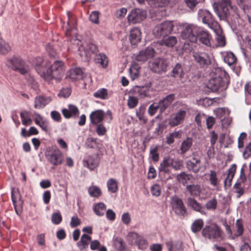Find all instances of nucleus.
Instances as JSON below:
<instances>
[{"label":"nucleus","instance_id":"nucleus-1","mask_svg":"<svg viewBox=\"0 0 251 251\" xmlns=\"http://www.w3.org/2000/svg\"><path fill=\"white\" fill-rule=\"evenodd\" d=\"M65 71L64 63L60 60H56L51 64L48 63L45 72H41L42 77L45 80L50 81L53 79L60 81Z\"/></svg>","mask_w":251,"mask_h":251},{"label":"nucleus","instance_id":"nucleus-2","mask_svg":"<svg viewBox=\"0 0 251 251\" xmlns=\"http://www.w3.org/2000/svg\"><path fill=\"white\" fill-rule=\"evenodd\" d=\"M89 119L93 125L102 126L103 121L109 123L112 121V114L110 111H108L105 114L101 109L96 110L90 113Z\"/></svg>","mask_w":251,"mask_h":251},{"label":"nucleus","instance_id":"nucleus-3","mask_svg":"<svg viewBox=\"0 0 251 251\" xmlns=\"http://www.w3.org/2000/svg\"><path fill=\"white\" fill-rule=\"evenodd\" d=\"M174 28L172 21H166L156 25L153 29L152 33L157 38L164 39L172 33Z\"/></svg>","mask_w":251,"mask_h":251},{"label":"nucleus","instance_id":"nucleus-4","mask_svg":"<svg viewBox=\"0 0 251 251\" xmlns=\"http://www.w3.org/2000/svg\"><path fill=\"white\" fill-rule=\"evenodd\" d=\"M200 27L193 25H185L181 32L182 39L187 40L191 42L197 41Z\"/></svg>","mask_w":251,"mask_h":251},{"label":"nucleus","instance_id":"nucleus-5","mask_svg":"<svg viewBox=\"0 0 251 251\" xmlns=\"http://www.w3.org/2000/svg\"><path fill=\"white\" fill-rule=\"evenodd\" d=\"M20 116L22 124L25 126L31 125L32 120H34L35 123L38 126H42L45 124L43 118L36 113L32 114L30 112L23 111L21 112Z\"/></svg>","mask_w":251,"mask_h":251},{"label":"nucleus","instance_id":"nucleus-6","mask_svg":"<svg viewBox=\"0 0 251 251\" xmlns=\"http://www.w3.org/2000/svg\"><path fill=\"white\" fill-rule=\"evenodd\" d=\"M202 236L209 239H218L222 237V230L216 224L206 226L202 230Z\"/></svg>","mask_w":251,"mask_h":251},{"label":"nucleus","instance_id":"nucleus-7","mask_svg":"<svg viewBox=\"0 0 251 251\" xmlns=\"http://www.w3.org/2000/svg\"><path fill=\"white\" fill-rule=\"evenodd\" d=\"M10 64L9 67L15 71L18 72L22 75L28 73L29 67L25 61L19 57L13 56L8 60Z\"/></svg>","mask_w":251,"mask_h":251},{"label":"nucleus","instance_id":"nucleus-8","mask_svg":"<svg viewBox=\"0 0 251 251\" xmlns=\"http://www.w3.org/2000/svg\"><path fill=\"white\" fill-rule=\"evenodd\" d=\"M214 11L221 20H225L232 9L230 0H221L217 7H214Z\"/></svg>","mask_w":251,"mask_h":251},{"label":"nucleus","instance_id":"nucleus-9","mask_svg":"<svg viewBox=\"0 0 251 251\" xmlns=\"http://www.w3.org/2000/svg\"><path fill=\"white\" fill-rule=\"evenodd\" d=\"M199 17L204 24H206L211 29L216 30L219 27V25L214 19L211 13L206 10H200Z\"/></svg>","mask_w":251,"mask_h":251},{"label":"nucleus","instance_id":"nucleus-10","mask_svg":"<svg viewBox=\"0 0 251 251\" xmlns=\"http://www.w3.org/2000/svg\"><path fill=\"white\" fill-rule=\"evenodd\" d=\"M194 60L202 68H206L212 63V57L204 51H194L193 54Z\"/></svg>","mask_w":251,"mask_h":251},{"label":"nucleus","instance_id":"nucleus-11","mask_svg":"<svg viewBox=\"0 0 251 251\" xmlns=\"http://www.w3.org/2000/svg\"><path fill=\"white\" fill-rule=\"evenodd\" d=\"M146 17V12L139 8H135L131 11L127 16L129 23L136 24L140 23Z\"/></svg>","mask_w":251,"mask_h":251},{"label":"nucleus","instance_id":"nucleus-12","mask_svg":"<svg viewBox=\"0 0 251 251\" xmlns=\"http://www.w3.org/2000/svg\"><path fill=\"white\" fill-rule=\"evenodd\" d=\"M167 66L166 61L160 58H156L149 63V67L151 71L158 74L165 72Z\"/></svg>","mask_w":251,"mask_h":251},{"label":"nucleus","instance_id":"nucleus-13","mask_svg":"<svg viewBox=\"0 0 251 251\" xmlns=\"http://www.w3.org/2000/svg\"><path fill=\"white\" fill-rule=\"evenodd\" d=\"M100 160V158L97 154L87 155L83 160V165L90 170H93L98 166Z\"/></svg>","mask_w":251,"mask_h":251},{"label":"nucleus","instance_id":"nucleus-14","mask_svg":"<svg viewBox=\"0 0 251 251\" xmlns=\"http://www.w3.org/2000/svg\"><path fill=\"white\" fill-rule=\"evenodd\" d=\"M186 167L194 173H198L201 168V161L200 157L194 155L186 162Z\"/></svg>","mask_w":251,"mask_h":251},{"label":"nucleus","instance_id":"nucleus-15","mask_svg":"<svg viewBox=\"0 0 251 251\" xmlns=\"http://www.w3.org/2000/svg\"><path fill=\"white\" fill-rule=\"evenodd\" d=\"M67 16L68 18L67 21L68 27L66 29L65 34L67 37H71L76 33V21L75 17L70 12H67Z\"/></svg>","mask_w":251,"mask_h":251},{"label":"nucleus","instance_id":"nucleus-16","mask_svg":"<svg viewBox=\"0 0 251 251\" xmlns=\"http://www.w3.org/2000/svg\"><path fill=\"white\" fill-rule=\"evenodd\" d=\"M48 160L52 165L57 166L62 163L63 155L59 150L52 151L50 154L47 155Z\"/></svg>","mask_w":251,"mask_h":251},{"label":"nucleus","instance_id":"nucleus-17","mask_svg":"<svg viewBox=\"0 0 251 251\" xmlns=\"http://www.w3.org/2000/svg\"><path fill=\"white\" fill-rule=\"evenodd\" d=\"M11 199L16 213L19 215H20L22 212L21 196L15 188L11 189Z\"/></svg>","mask_w":251,"mask_h":251},{"label":"nucleus","instance_id":"nucleus-18","mask_svg":"<svg viewBox=\"0 0 251 251\" xmlns=\"http://www.w3.org/2000/svg\"><path fill=\"white\" fill-rule=\"evenodd\" d=\"M225 81L222 78V76L219 75L209 80L208 87L212 91H216L219 89L223 88L225 86Z\"/></svg>","mask_w":251,"mask_h":251},{"label":"nucleus","instance_id":"nucleus-19","mask_svg":"<svg viewBox=\"0 0 251 251\" xmlns=\"http://www.w3.org/2000/svg\"><path fill=\"white\" fill-rule=\"evenodd\" d=\"M155 53L154 50L152 47H148L145 50H143L136 56V61L141 62H145L148 59L153 57Z\"/></svg>","mask_w":251,"mask_h":251},{"label":"nucleus","instance_id":"nucleus-20","mask_svg":"<svg viewBox=\"0 0 251 251\" xmlns=\"http://www.w3.org/2000/svg\"><path fill=\"white\" fill-rule=\"evenodd\" d=\"M129 236L132 241H134L139 249L145 250L147 248L148 242L143 236L139 235L136 232H131Z\"/></svg>","mask_w":251,"mask_h":251},{"label":"nucleus","instance_id":"nucleus-21","mask_svg":"<svg viewBox=\"0 0 251 251\" xmlns=\"http://www.w3.org/2000/svg\"><path fill=\"white\" fill-rule=\"evenodd\" d=\"M141 31L138 27L131 28L129 32V40L132 45H137L141 40Z\"/></svg>","mask_w":251,"mask_h":251},{"label":"nucleus","instance_id":"nucleus-22","mask_svg":"<svg viewBox=\"0 0 251 251\" xmlns=\"http://www.w3.org/2000/svg\"><path fill=\"white\" fill-rule=\"evenodd\" d=\"M186 114V111L183 110H180L176 113L173 114L170 121L171 126H177L182 124Z\"/></svg>","mask_w":251,"mask_h":251},{"label":"nucleus","instance_id":"nucleus-23","mask_svg":"<svg viewBox=\"0 0 251 251\" xmlns=\"http://www.w3.org/2000/svg\"><path fill=\"white\" fill-rule=\"evenodd\" d=\"M175 94H172L167 96L163 99L159 100L158 104L160 107V113L164 112L175 100Z\"/></svg>","mask_w":251,"mask_h":251},{"label":"nucleus","instance_id":"nucleus-24","mask_svg":"<svg viewBox=\"0 0 251 251\" xmlns=\"http://www.w3.org/2000/svg\"><path fill=\"white\" fill-rule=\"evenodd\" d=\"M173 202L175 212L178 215L184 216L186 213V209L182 200L175 198L173 199Z\"/></svg>","mask_w":251,"mask_h":251},{"label":"nucleus","instance_id":"nucleus-25","mask_svg":"<svg viewBox=\"0 0 251 251\" xmlns=\"http://www.w3.org/2000/svg\"><path fill=\"white\" fill-rule=\"evenodd\" d=\"M150 88L148 86H136L132 89V94L136 97L143 98L149 96Z\"/></svg>","mask_w":251,"mask_h":251},{"label":"nucleus","instance_id":"nucleus-26","mask_svg":"<svg viewBox=\"0 0 251 251\" xmlns=\"http://www.w3.org/2000/svg\"><path fill=\"white\" fill-rule=\"evenodd\" d=\"M171 157H168L164 158L161 162L158 170L160 173L169 174L172 168Z\"/></svg>","mask_w":251,"mask_h":251},{"label":"nucleus","instance_id":"nucleus-27","mask_svg":"<svg viewBox=\"0 0 251 251\" xmlns=\"http://www.w3.org/2000/svg\"><path fill=\"white\" fill-rule=\"evenodd\" d=\"M49 62L45 61L43 58L38 57L35 59L34 64L35 70L38 74L42 77L41 72H45Z\"/></svg>","mask_w":251,"mask_h":251},{"label":"nucleus","instance_id":"nucleus-28","mask_svg":"<svg viewBox=\"0 0 251 251\" xmlns=\"http://www.w3.org/2000/svg\"><path fill=\"white\" fill-rule=\"evenodd\" d=\"M187 203L188 206L191 207L193 210L201 214L204 213L202 206L194 199L191 197L188 198L187 199Z\"/></svg>","mask_w":251,"mask_h":251},{"label":"nucleus","instance_id":"nucleus-29","mask_svg":"<svg viewBox=\"0 0 251 251\" xmlns=\"http://www.w3.org/2000/svg\"><path fill=\"white\" fill-rule=\"evenodd\" d=\"M198 34V38L202 44L208 47L211 46L210 40L211 36L208 32L201 30L200 28V31H199Z\"/></svg>","mask_w":251,"mask_h":251},{"label":"nucleus","instance_id":"nucleus-30","mask_svg":"<svg viewBox=\"0 0 251 251\" xmlns=\"http://www.w3.org/2000/svg\"><path fill=\"white\" fill-rule=\"evenodd\" d=\"M92 238L90 236L84 233L80 238V240L77 243V246L80 251H83L88 248L89 243L91 241Z\"/></svg>","mask_w":251,"mask_h":251},{"label":"nucleus","instance_id":"nucleus-31","mask_svg":"<svg viewBox=\"0 0 251 251\" xmlns=\"http://www.w3.org/2000/svg\"><path fill=\"white\" fill-rule=\"evenodd\" d=\"M50 100L51 99L48 97L42 96L37 97L35 99L34 108L36 109L44 108Z\"/></svg>","mask_w":251,"mask_h":251},{"label":"nucleus","instance_id":"nucleus-32","mask_svg":"<svg viewBox=\"0 0 251 251\" xmlns=\"http://www.w3.org/2000/svg\"><path fill=\"white\" fill-rule=\"evenodd\" d=\"M94 61L96 64H100L103 68H105L108 63V57L103 53L96 54Z\"/></svg>","mask_w":251,"mask_h":251},{"label":"nucleus","instance_id":"nucleus-33","mask_svg":"<svg viewBox=\"0 0 251 251\" xmlns=\"http://www.w3.org/2000/svg\"><path fill=\"white\" fill-rule=\"evenodd\" d=\"M83 73L80 68H76L71 69L68 73L67 76L73 80H79L82 78Z\"/></svg>","mask_w":251,"mask_h":251},{"label":"nucleus","instance_id":"nucleus-34","mask_svg":"<svg viewBox=\"0 0 251 251\" xmlns=\"http://www.w3.org/2000/svg\"><path fill=\"white\" fill-rule=\"evenodd\" d=\"M166 246L169 251H182L183 250V243L181 241H169L166 243Z\"/></svg>","mask_w":251,"mask_h":251},{"label":"nucleus","instance_id":"nucleus-35","mask_svg":"<svg viewBox=\"0 0 251 251\" xmlns=\"http://www.w3.org/2000/svg\"><path fill=\"white\" fill-rule=\"evenodd\" d=\"M184 75V72H183L182 66L179 63L176 64L171 72V76L175 78L181 79L183 77Z\"/></svg>","mask_w":251,"mask_h":251},{"label":"nucleus","instance_id":"nucleus-36","mask_svg":"<svg viewBox=\"0 0 251 251\" xmlns=\"http://www.w3.org/2000/svg\"><path fill=\"white\" fill-rule=\"evenodd\" d=\"M236 169V166L235 164L232 165V166L228 170V173L227 176L225 180V185L231 186V181L234 176L235 173Z\"/></svg>","mask_w":251,"mask_h":251},{"label":"nucleus","instance_id":"nucleus-37","mask_svg":"<svg viewBox=\"0 0 251 251\" xmlns=\"http://www.w3.org/2000/svg\"><path fill=\"white\" fill-rule=\"evenodd\" d=\"M186 189L192 196H199L201 193V186L198 184L188 185Z\"/></svg>","mask_w":251,"mask_h":251},{"label":"nucleus","instance_id":"nucleus-38","mask_svg":"<svg viewBox=\"0 0 251 251\" xmlns=\"http://www.w3.org/2000/svg\"><path fill=\"white\" fill-rule=\"evenodd\" d=\"M204 222L202 219L195 220L191 225V230L194 233H197L201 230L203 226Z\"/></svg>","mask_w":251,"mask_h":251},{"label":"nucleus","instance_id":"nucleus-39","mask_svg":"<svg viewBox=\"0 0 251 251\" xmlns=\"http://www.w3.org/2000/svg\"><path fill=\"white\" fill-rule=\"evenodd\" d=\"M106 208V206L103 202H99L94 206V212L99 216L104 215Z\"/></svg>","mask_w":251,"mask_h":251},{"label":"nucleus","instance_id":"nucleus-40","mask_svg":"<svg viewBox=\"0 0 251 251\" xmlns=\"http://www.w3.org/2000/svg\"><path fill=\"white\" fill-rule=\"evenodd\" d=\"M192 139L190 138H187L184 140L180 148L181 153L184 154L192 146Z\"/></svg>","mask_w":251,"mask_h":251},{"label":"nucleus","instance_id":"nucleus-41","mask_svg":"<svg viewBox=\"0 0 251 251\" xmlns=\"http://www.w3.org/2000/svg\"><path fill=\"white\" fill-rule=\"evenodd\" d=\"M107 186L108 191L111 193H114L118 191V182L113 178H110L107 181Z\"/></svg>","mask_w":251,"mask_h":251},{"label":"nucleus","instance_id":"nucleus-42","mask_svg":"<svg viewBox=\"0 0 251 251\" xmlns=\"http://www.w3.org/2000/svg\"><path fill=\"white\" fill-rule=\"evenodd\" d=\"M177 42V40L175 36H169L166 39H163L161 42L162 45H165L168 47H173Z\"/></svg>","mask_w":251,"mask_h":251},{"label":"nucleus","instance_id":"nucleus-43","mask_svg":"<svg viewBox=\"0 0 251 251\" xmlns=\"http://www.w3.org/2000/svg\"><path fill=\"white\" fill-rule=\"evenodd\" d=\"M88 193L91 197L95 198H98L101 195L100 188L96 186H90L88 189Z\"/></svg>","mask_w":251,"mask_h":251},{"label":"nucleus","instance_id":"nucleus-44","mask_svg":"<svg viewBox=\"0 0 251 251\" xmlns=\"http://www.w3.org/2000/svg\"><path fill=\"white\" fill-rule=\"evenodd\" d=\"M158 146H152L151 147L150 151V155L152 160L154 162H157L158 161L159 156L158 153Z\"/></svg>","mask_w":251,"mask_h":251},{"label":"nucleus","instance_id":"nucleus-45","mask_svg":"<svg viewBox=\"0 0 251 251\" xmlns=\"http://www.w3.org/2000/svg\"><path fill=\"white\" fill-rule=\"evenodd\" d=\"M224 61L229 66H231L236 63L237 58L232 52H227L225 56Z\"/></svg>","mask_w":251,"mask_h":251},{"label":"nucleus","instance_id":"nucleus-46","mask_svg":"<svg viewBox=\"0 0 251 251\" xmlns=\"http://www.w3.org/2000/svg\"><path fill=\"white\" fill-rule=\"evenodd\" d=\"M99 143L96 138L88 137L85 142V145L87 148L94 149L98 147Z\"/></svg>","mask_w":251,"mask_h":251},{"label":"nucleus","instance_id":"nucleus-47","mask_svg":"<svg viewBox=\"0 0 251 251\" xmlns=\"http://www.w3.org/2000/svg\"><path fill=\"white\" fill-rule=\"evenodd\" d=\"M235 226L237 228V231L235 233V236H241L244 231L243 224L241 219H238L236 221Z\"/></svg>","mask_w":251,"mask_h":251},{"label":"nucleus","instance_id":"nucleus-48","mask_svg":"<svg viewBox=\"0 0 251 251\" xmlns=\"http://www.w3.org/2000/svg\"><path fill=\"white\" fill-rule=\"evenodd\" d=\"M107 90L105 88H101L97 90L94 94V96L96 98L106 99L107 98Z\"/></svg>","mask_w":251,"mask_h":251},{"label":"nucleus","instance_id":"nucleus-49","mask_svg":"<svg viewBox=\"0 0 251 251\" xmlns=\"http://www.w3.org/2000/svg\"><path fill=\"white\" fill-rule=\"evenodd\" d=\"M177 178L180 183L184 185L187 183V181L190 179V176L185 172H182L177 176Z\"/></svg>","mask_w":251,"mask_h":251},{"label":"nucleus","instance_id":"nucleus-50","mask_svg":"<svg viewBox=\"0 0 251 251\" xmlns=\"http://www.w3.org/2000/svg\"><path fill=\"white\" fill-rule=\"evenodd\" d=\"M131 79L133 80L136 79L139 75V67L136 65H132L129 69Z\"/></svg>","mask_w":251,"mask_h":251},{"label":"nucleus","instance_id":"nucleus-51","mask_svg":"<svg viewBox=\"0 0 251 251\" xmlns=\"http://www.w3.org/2000/svg\"><path fill=\"white\" fill-rule=\"evenodd\" d=\"M216 40L219 46L224 47L226 45V39L225 36L223 35L221 30H219L217 33Z\"/></svg>","mask_w":251,"mask_h":251},{"label":"nucleus","instance_id":"nucleus-52","mask_svg":"<svg viewBox=\"0 0 251 251\" xmlns=\"http://www.w3.org/2000/svg\"><path fill=\"white\" fill-rule=\"evenodd\" d=\"M138 103V98L134 95V96H129L127 100V105L129 108H133L135 107Z\"/></svg>","mask_w":251,"mask_h":251},{"label":"nucleus","instance_id":"nucleus-53","mask_svg":"<svg viewBox=\"0 0 251 251\" xmlns=\"http://www.w3.org/2000/svg\"><path fill=\"white\" fill-rule=\"evenodd\" d=\"M171 162L172 168L176 171L179 170L183 167V162L181 160L171 158Z\"/></svg>","mask_w":251,"mask_h":251},{"label":"nucleus","instance_id":"nucleus-54","mask_svg":"<svg viewBox=\"0 0 251 251\" xmlns=\"http://www.w3.org/2000/svg\"><path fill=\"white\" fill-rule=\"evenodd\" d=\"M240 182H236L234 185V189H235V193H236V198H239L244 193V189L241 186Z\"/></svg>","mask_w":251,"mask_h":251},{"label":"nucleus","instance_id":"nucleus-55","mask_svg":"<svg viewBox=\"0 0 251 251\" xmlns=\"http://www.w3.org/2000/svg\"><path fill=\"white\" fill-rule=\"evenodd\" d=\"M209 181L210 184L216 186L218 184V178L217 177V173L214 171H210L209 174Z\"/></svg>","mask_w":251,"mask_h":251},{"label":"nucleus","instance_id":"nucleus-56","mask_svg":"<svg viewBox=\"0 0 251 251\" xmlns=\"http://www.w3.org/2000/svg\"><path fill=\"white\" fill-rule=\"evenodd\" d=\"M151 194L155 197H158L161 194V188L160 186L157 184L153 185L151 189Z\"/></svg>","mask_w":251,"mask_h":251},{"label":"nucleus","instance_id":"nucleus-57","mask_svg":"<svg viewBox=\"0 0 251 251\" xmlns=\"http://www.w3.org/2000/svg\"><path fill=\"white\" fill-rule=\"evenodd\" d=\"M62 221V217L60 212L53 213L51 216V221L55 225L59 224Z\"/></svg>","mask_w":251,"mask_h":251},{"label":"nucleus","instance_id":"nucleus-58","mask_svg":"<svg viewBox=\"0 0 251 251\" xmlns=\"http://www.w3.org/2000/svg\"><path fill=\"white\" fill-rule=\"evenodd\" d=\"M217 201L215 198L208 201L205 204V207L208 210H215L217 208Z\"/></svg>","mask_w":251,"mask_h":251},{"label":"nucleus","instance_id":"nucleus-59","mask_svg":"<svg viewBox=\"0 0 251 251\" xmlns=\"http://www.w3.org/2000/svg\"><path fill=\"white\" fill-rule=\"evenodd\" d=\"M158 109H160V107L158 103L154 102L149 106L148 113L150 116H152L156 113Z\"/></svg>","mask_w":251,"mask_h":251},{"label":"nucleus","instance_id":"nucleus-60","mask_svg":"<svg viewBox=\"0 0 251 251\" xmlns=\"http://www.w3.org/2000/svg\"><path fill=\"white\" fill-rule=\"evenodd\" d=\"M206 119V115L203 113H198L195 117V121L198 126H201Z\"/></svg>","mask_w":251,"mask_h":251},{"label":"nucleus","instance_id":"nucleus-61","mask_svg":"<svg viewBox=\"0 0 251 251\" xmlns=\"http://www.w3.org/2000/svg\"><path fill=\"white\" fill-rule=\"evenodd\" d=\"M71 94V89L70 88H62L58 93L59 97H63L64 98H68Z\"/></svg>","mask_w":251,"mask_h":251},{"label":"nucleus","instance_id":"nucleus-62","mask_svg":"<svg viewBox=\"0 0 251 251\" xmlns=\"http://www.w3.org/2000/svg\"><path fill=\"white\" fill-rule=\"evenodd\" d=\"M116 246L119 251H126L125 249V245L123 240L121 238H117L115 241Z\"/></svg>","mask_w":251,"mask_h":251},{"label":"nucleus","instance_id":"nucleus-63","mask_svg":"<svg viewBox=\"0 0 251 251\" xmlns=\"http://www.w3.org/2000/svg\"><path fill=\"white\" fill-rule=\"evenodd\" d=\"M99 13L98 11H93L89 16L90 20L93 23L99 24Z\"/></svg>","mask_w":251,"mask_h":251},{"label":"nucleus","instance_id":"nucleus-64","mask_svg":"<svg viewBox=\"0 0 251 251\" xmlns=\"http://www.w3.org/2000/svg\"><path fill=\"white\" fill-rule=\"evenodd\" d=\"M243 157L247 159L251 156V142L246 147L245 150L243 153Z\"/></svg>","mask_w":251,"mask_h":251}]
</instances>
